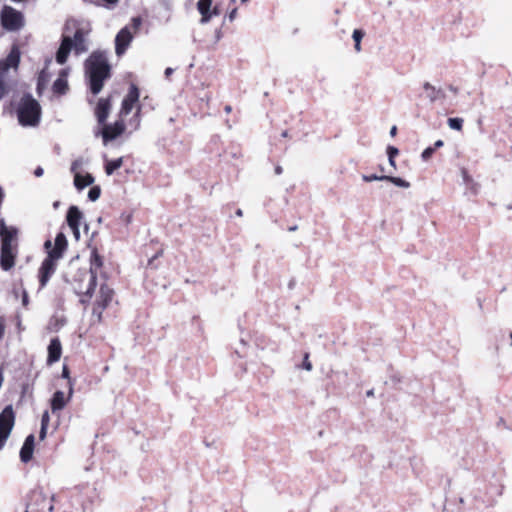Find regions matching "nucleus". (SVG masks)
<instances>
[{
    "label": "nucleus",
    "mask_w": 512,
    "mask_h": 512,
    "mask_svg": "<svg viewBox=\"0 0 512 512\" xmlns=\"http://www.w3.org/2000/svg\"><path fill=\"white\" fill-rule=\"evenodd\" d=\"M84 70L91 93L98 95L103 89L105 81L112 76V67L107 51L94 50L85 60Z\"/></svg>",
    "instance_id": "1"
},
{
    "label": "nucleus",
    "mask_w": 512,
    "mask_h": 512,
    "mask_svg": "<svg viewBox=\"0 0 512 512\" xmlns=\"http://www.w3.org/2000/svg\"><path fill=\"white\" fill-rule=\"evenodd\" d=\"M67 245L66 236L62 232L56 235L53 247L50 240L45 242L44 247L48 250L47 256L43 259L37 271L39 291L47 286L51 277L55 274L58 261L63 257Z\"/></svg>",
    "instance_id": "2"
},
{
    "label": "nucleus",
    "mask_w": 512,
    "mask_h": 512,
    "mask_svg": "<svg viewBox=\"0 0 512 512\" xmlns=\"http://www.w3.org/2000/svg\"><path fill=\"white\" fill-rule=\"evenodd\" d=\"M18 229L14 226H6L3 219L0 220V268L10 271L16 264L19 253Z\"/></svg>",
    "instance_id": "3"
},
{
    "label": "nucleus",
    "mask_w": 512,
    "mask_h": 512,
    "mask_svg": "<svg viewBox=\"0 0 512 512\" xmlns=\"http://www.w3.org/2000/svg\"><path fill=\"white\" fill-rule=\"evenodd\" d=\"M64 277L77 295L91 299L97 282L94 273L91 274L86 267H79L77 263L70 262Z\"/></svg>",
    "instance_id": "4"
},
{
    "label": "nucleus",
    "mask_w": 512,
    "mask_h": 512,
    "mask_svg": "<svg viewBox=\"0 0 512 512\" xmlns=\"http://www.w3.org/2000/svg\"><path fill=\"white\" fill-rule=\"evenodd\" d=\"M20 61V48L13 44L6 58L0 60V100L10 92L12 78L18 73Z\"/></svg>",
    "instance_id": "5"
},
{
    "label": "nucleus",
    "mask_w": 512,
    "mask_h": 512,
    "mask_svg": "<svg viewBox=\"0 0 512 512\" xmlns=\"http://www.w3.org/2000/svg\"><path fill=\"white\" fill-rule=\"evenodd\" d=\"M87 35L88 31L83 28H77L73 37L63 35L56 52V62L60 65L65 64L72 50L77 56L86 53L88 51Z\"/></svg>",
    "instance_id": "6"
},
{
    "label": "nucleus",
    "mask_w": 512,
    "mask_h": 512,
    "mask_svg": "<svg viewBox=\"0 0 512 512\" xmlns=\"http://www.w3.org/2000/svg\"><path fill=\"white\" fill-rule=\"evenodd\" d=\"M16 113L20 125L35 127L40 123L42 108L31 94L25 93L19 100Z\"/></svg>",
    "instance_id": "7"
},
{
    "label": "nucleus",
    "mask_w": 512,
    "mask_h": 512,
    "mask_svg": "<svg viewBox=\"0 0 512 512\" xmlns=\"http://www.w3.org/2000/svg\"><path fill=\"white\" fill-rule=\"evenodd\" d=\"M142 24L140 17H134L131 20V28L125 26L122 28L115 37V53L117 56H122L133 40V33H136Z\"/></svg>",
    "instance_id": "8"
},
{
    "label": "nucleus",
    "mask_w": 512,
    "mask_h": 512,
    "mask_svg": "<svg viewBox=\"0 0 512 512\" xmlns=\"http://www.w3.org/2000/svg\"><path fill=\"white\" fill-rule=\"evenodd\" d=\"M139 97H140L139 89H138L137 85L132 83L129 87L127 95L124 97V99L122 101L121 108L119 111V118L124 119V117H126L132 111V109L135 106H137V110L134 115V120L136 122L135 130H137L140 126L141 106L139 105Z\"/></svg>",
    "instance_id": "9"
},
{
    "label": "nucleus",
    "mask_w": 512,
    "mask_h": 512,
    "mask_svg": "<svg viewBox=\"0 0 512 512\" xmlns=\"http://www.w3.org/2000/svg\"><path fill=\"white\" fill-rule=\"evenodd\" d=\"M114 296V290L107 283L101 284L93 306V315L97 316L98 322L102 321L103 312L111 304Z\"/></svg>",
    "instance_id": "10"
},
{
    "label": "nucleus",
    "mask_w": 512,
    "mask_h": 512,
    "mask_svg": "<svg viewBox=\"0 0 512 512\" xmlns=\"http://www.w3.org/2000/svg\"><path fill=\"white\" fill-rule=\"evenodd\" d=\"M15 425V412L12 405H7L0 413V450L6 444Z\"/></svg>",
    "instance_id": "11"
},
{
    "label": "nucleus",
    "mask_w": 512,
    "mask_h": 512,
    "mask_svg": "<svg viewBox=\"0 0 512 512\" xmlns=\"http://www.w3.org/2000/svg\"><path fill=\"white\" fill-rule=\"evenodd\" d=\"M1 25L9 31H16L24 25L23 14L11 6H4L1 10Z\"/></svg>",
    "instance_id": "12"
},
{
    "label": "nucleus",
    "mask_w": 512,
    "mask_h": 512,
    "mask_svg": "<svg viewBox=\"0 0 512 512\" xmlns=\"http://www.w3.org/2000/svg\"><path fill=\"white\" fill-rule=\"evenodd\" d=\"M102 126L101 135L103 138V142L106 144L109 141H112L116 139L117 137L121 136L125 129V122L123 118H120L119 120L115 121L113 124H107L106 122L104 124H100Z\"/></svg>",
    "instance_id": "13"
},
{
    "label": "nucleus",
    "mask_w": 512,
    "mask_h": 512,
    "mask_svg": "<svg viewBox=\"0 0 512 512\" xmlns=\"http://www.w3.org/2000/svg\"><path fill=\"white\" fill-rule=\"evenodd\" d=\"M112 108V99L111 96L106 98H100L98 100L97 106L95 108V116L97 118L98 124H104L108 116L110 114Z\"/></svg>",
    "instance_id": "14"
},
{
    "label": "nucleus",
    "mask_w": 512,
    "mask_h": 512,
    "mask_svg": "<svg viewBox=\"0 0 512 512\" xmlns=\"http://www.w3.org/2000/svg\"><path fill=\"white\" fill-rule=\"evenodd\" d=\"M83 218L82 212L79 210L77 206H71L67 211V223L69 227L72 229L76 238L79 237V227L80 222Z\"/></svg>",
    "instance_id": "15"
},
{
    "label": "nucleus",
    "mask_w": 512,
    "mask_h": 512,
    "mask_svg": "<svg viewBox=\"0 0 512 512\" xmlns=\"http://www.w3.org/2000/svg\"><path fill=\"white\" fill-rule=\"evenodd\" d=\"M62 345L58 337L52 338L48 346L47 364L51 365L60 360Z\"/></svg>",
    "instance_id": "16"
},
{
    "label": "nucleus",
    "mask_w": 512,
    "mask_h": 512,
    "mask_svg": "<svg viewBox=\"0 0 512 512\" xmlns=\"http://www.w3.org/2000/svg\"><path fill=\"white\" fill-rule=\"evenodd\" d=\"M35 447V436L30 434L26 437L21 450H20V459L23 463H28L32 457Z\"/></svg>",
    "instance_id": "17"
},
{
    "label": "nucleus",
    "mask_w": 512,
    "mask_h": 512,
    "mask_svg": "<svg viewBox=\"0 0 512 512\" xmlns=\"http://www.w3.org/2000/svg\"><path fill=\"white\" fill-rule=\"evenodd\" d=\"M40 503H43V504L47 503L48 510L49 511L53 510V505L51 504V500L47 501L46 496L41 492H34L31 496L30 502L27 505L26 512H29V510H31L32 512L43 510L45 508V505H43L41 508H37V509L34 508V505H38Z\"/></svg>",
    "instance_id": "18"
},
{
    "label": "nucleus",
    "mask_w": 512,
    "mask_h": 512,
    "mask_svg": "<svg viewBox=\"0 0 512 512\" xmlns=\"http://www.w3.org/2000/svg\"><path fill=\"white\" fill-rule=\"evenodd\" d=\"M70 400L71 398H69V395L65 397L64 392L59 390L54 392L50 401L52 412L56 413L58 411H61L62 409H64V407Z\"/></svg>",
    "instance_id": "19"
},
{
    "label": "nucleus",
    "mask_w": 512,
    "mask_h": 512,
    "mask_svg": "<svg viewBox=\"0 0 512 512\" xmlns=\"http://www.w3.org/2000/svg\"><path fill=\"white\" fill-rule=\"evenodd\" d=\"M103 264V257L98 253V250L94 248L91 251L90 267L89 269H87L88 272L91 274L94 273L95 277L97 278L98 270H100L103 267Z\"/></svg>",
    "instance_id": "20"
},
{
    "label": "nucleus",
    "mask_w": 512,
    "mask_h": 512,
    "mask_svg": "<svg viewBox=\"0 0 512 512\" xmlns=\"http://www.w3.org/2000/svg\"><path fill=\"white\" fill-rule=\"evenodd\" d=\"M213 0H199L197 2V9L201 15V23H208L210 21V10Z\"/></svg>",
    "instance_id": "21"
},
{
    "label": "nucleus",
    "mask_w": 512,
    "mask_h": 512,
    "mask_svg": "<svg viewBox=\"0 0 512 512\" xmlns=\"http://www.w3.org/2000/svg\"><path fill=\"white\" fill-rule=\"evenodd\" d=\"M423 89L426 91V96L429 98L431 102H435L438 99L445 98V93L442 89H437L433 85H431L429 82H425L423 84Z\"/></svg>",
    "instance_id": "22"
},
{
    "label": "nucleus",
    "mask_w": 512,
    "mask_h": 512,
    "mask_svg": "<svg viewBox=\"0 0 512 512\" xmlns=\"http://www.w3.org/2000/svg\"><path fill=\"white\" fill-rule=\"evenodd\" d=\"M93 182L94 177L89 173H86L85 175L76 173L74 176V185L78 190H82L85 187L92 185Z\"/></svg>",
    "instance_id": "23"
},
{
    "label": "nucleus",
    "mask_w": 512,
    "mask_h": 512,
    "mask_svg": "<svg viewBox=\"0 0 512 512\" xmlns=\"http://www.w3.org/2000/svg\"><path fill=\"white\" fill-rule=\"evenodd\" d=\"M123 165V157L114 160H108L105 163V172L107 175H112L117 169Z\"/></svg>",
    "instance_id": "24"
},
{
    "label": "nucleus",
    "mask_w": 512,
    "mask_h": 512,
    "mask_svg": "<svg viewBox=\"0 0 512 512\" xmlns=\"http://www.w3.org/2000/svg\"><path fill=\"white\" fill-rule=\"evenodd\" d=\"M53 92L59 95H63L68 90V82L67 80L59 77L56 79L52 86Z\"/></svg>",
    "instance_id": "25"
},
{
    "label": "nucleus",
    "mask_w": 512,
    "mask_h": 512,
    "mask_svg": "<svg viewBox=\"0 0 512 512\" xmlns=\"http://www.w3.org/2000/svg\"><path fill=\"white\" fill-rule=\"evenodd\" d=\"M364 36H365V32L361 29H355L353 31L352 38L355 42L354 48H355L356 52L361 51V40L363 39Z\"/></svg>",
    "instance_id": "26"
},
{
    "label": "nucleus",
    "mask_w": 512,
    "mask_h": 512,
    "mask_svg": "<svg viewBox=\"0 0 512 512\" xmlns=\"http://www.w3.org/2000/svg\"><path fill=\"white\" fill-rule=\"evenodd\" d=\"M61 376L68 380L69 398H72L73 392H74V389H73L74 381L70 377V371H69V368L67 365L63 366Z\"/></svg>",
    "instance_id": "27"
},
{
    "label": "nucleus",
    "mask_w": 512,
    "mask_h": 512,
    "mask_svg": "<svg viewBox=\"0 0 512 512\" xmlns=\"http://www.w3.org/2000/svg\"><path fill=\"white\" fill-rule=\"evenodd\" d=\"M385 181H389L393 183L394 185L402 188H408L410 186L409 182L406 180L400 178V177H394V176H387L385 175Z\"/></svg>",
    "instance_id": "28"
},
{
    "label": "nucleus",
    "mask_w": 512,
    "mask_h": 512,
    "mask_svg": "<svg viewBox=\"0 0 512 512\" xmlns=\"http://www.w3.org/2000/svg\"><path fill=\"white\" fill-rule=\"evenodd\" d=\"M463 119L459 117L449 118L448 125L451 129L461 131L463 129Z\"/></svg>",
    "instance_id": "29"
},
{
    "label": "nucleus",
    "mask_w": 512,
    "mask_h": 512,
    "mask_svg": "<svg viewBox=\"0 0 512 512\" xmlns=\"http://www.w3.org/2000/svg\"><path fill=\"white\" fill-rule=\"evenodd\" d=\"M100 194H101L100 187L99 186H93V187L90 188V190L88 192V198L91 201H96L100 197Z\"/></svg>",
    "instance_id": "30"
},
{
    "label": "nucleus",
    "mask_w": 512,
    "mask_h": 512,
    "mask_svg": "<svg viewBox=\"0 0 512 512\" xmlns=\"http://www.w3.org/2000/svg\"><path fill=\"white\" fill-rule=\"evenodd\" d=\"M362 179L363 181L365 182H372V181H385V175H376V174H371V175H363L362 176Z\"/></svg>",
    "instance_id": "31"
},
{
    "label": "nucleus",
    "mask_w": 512,
    "mask_h": 512,
    "mask_svg": "<svg viewBox=\"0 0 512 512\" xmlns=\"http://www.w3.org/2000/svg\"><path fill=\"white\" fill-rule=\"evenodd\" d=\"M434 152H435V148H433V147H427V148H426V149H424V151L422 152L421 157H422V159H423L424 161H428V160L432 157V155H433V153H434Z\"/></svg>",
    "instance_id": "32"
},
{
    "label": "nucleus",
    "mask_w": 512,
    "mask_h": 512,
    "mask_svg": "<svg viewBox=\"0 0 512 512\" xmlns=\"http://www.w3.org/2000/svg\"><path fill=\"white\" fill-rule=\"evenodd\" d=\"M302 367L307 370V371H311L312 370V363L311 361L309 360V353H305L304 355V360H303V363H302Z\"/></svg>",
    "instance_id": "33"
},
{
    "label": "nucleus",
    "mask_w": 512,
    "mask_h": 512,
    "mask_svg": "<svg viewBox=\"0 0 512 512\" xmlns=\"http://www.w3.org/2000/svg\"><path fill=\"white\" fill-rule=\"evenodd\" d=\"M387 154L388 158H395L399 154V150L394 146H388Z\"/></svg>",
    "instance_id": "34"
},
{
    "label": "nucleus",
    "mask_w": 512,
    "mask_h": 512,
    "mask_svg": "<svg viewBox=\"0 0 512 512\" xmlns=\"http://www.w3.org/2000/svg\"><path fill=\"white\" fill-rule=\"evenodd\" d=\"M50 416L48 411H44L41 417V426L48 427Z\"/></svg>",
    "instance_id": "35"
},
{
    "label": "nucleus",
    "mask_w": 512,
    "mask_h": 512,
    "mask_svg": "<svg viewBox=\"0 0 512 512\" xmlns=\"http://www.w3.org/2000/svg\"><path fill=\"white\" fill-rule=\"evenodd\" d=\"M5 328H6L5 318H4V316L0 315V340L4 337Z\"/></svg>",
    "instance_id": "36"
},
{
    "label": "nucleus",
    "mask_w": 512,
    "mask_h": 512,
    "mask_svg": "<svg viewBox=\"0 0 512 512\" xmlns=\"http://www.w3.org/2000/svg\"><path fill=\"white\" fill-rule=\"evenodd\" d=\"M47 428H48V427L41 426V428H40V432H39V439H40V440H44V439L46 438V435H47Z\"/></svg>",
    "instance_id": "37"
},
{
    "label": "nucleus",
    "mask_w": 512,
    "mask_h": 512,
    "mask_svg": "<svg viewBox=\"0 0 512 512\" xmlns=\"http://www.w3.org/2000/svg\"><path fill=\"white\" fill-rule=\"evenodd\" d=\"M219 14H220V10H219L218 6H214L213 8L211 7L210 20L212 19L213 16H218Z\"/></svg>",
    "instance_id": "38"
},
{
    "label": "nucleus",
    "mask_w": 512,
    "mask_h": 512,
    "mask_svg": "<svg viewBox=\"0 0 512 512\" xmlns=\"http://www.w3.org/2000/svg\"><path fill=\"white\" fill-rule=\"evenodd\" d=\"M237 13H238L237 8H233V9L229 12V14H228V19H229L230 21H233V20L237 17Z\"/></svg>",
    "instance_id": "39"
},
{
    "label": "nucleus",
    "mask_w": 512,
    "mask_h": 512,
    "mask_svg": "<svg viewBox=\"0 0 512 512\" xmlns=\"http://www.w3.org/2000/svg\"><path fill=\"white\" fill-rule=\"evenodd\" d=\"M44 173V170L42 167L38 166L35 170H34V175L36 177H41Z\"/></svg>",
    "instance_id": "40"
},
{
    "label": "nucleus",
    "mask_w": 512,
    "mask_h": 512,
    "mask_svg": "<svg viewBox=\"0 0 512 512\" xmlns=\"http://www.w3.org/2000/svg\"><path fill=\"white\" fill-rule=\"evenodd\" d=\"M443 145H444V142H443L442 140H437V141L434 143V147H433V148H435V150H436L437 148H440V147H442Z\"/></svg>",
    "instance_id": "41"
},
{
    "label": "nucleus",
    "mask_w": 512,
    "mask_h": 512,
    "mask_svg": "<svg viewBox=\"0 0 512 512\" xmlns=\"http://www.w3.org/2000/svg\"><path fill=\"white\" fill-rule=\"evenodd\" d=\"M463 178L465 182L471 181V177L468 175L466 170H463Z\"/></svg>",
    "instance_id": "42"
},
{
    "label": "nucleus",
    "mask_w": 512,
    "mask_h": 512,
    "mask_svg": "<svg viewBox=\"0 0 512 512\" xmlns=\"http://www.w3.org/2000/svg\"><path fill=\"white\" fill-rule=\"evenodd\" d=\"M396 134H397V127L394 125V126H392V127H391V129H390V135H391L392 137H395V136H396Z\"/></svg>",
    "instance_id": "43"
},
{
    "label": "nucleus",
    "mask_w": 512,
    "mask_h": 512,
    "mask_svg": "<svg viewBox=\"0 0 512 512\" xmlns=\"http://www.w3.org/2000/svg\"><path fill=\"white\" fill-rule=\"evenodd\" d=\"M224 111H225V113H227V114L231 113V111H232V107H231V105H226V106L224 107Z\"/></svg>",
    "instance_id": "44"
},
{
    "label": "nucleus",
    "mask_w": 512,
    "mask_h": 512,
    "mask_svg": "<svg viewBox=\"0 0 512 512\" xmlns=\"http://www.w3.org/2000/svg\"><path fill=\"white\" fill-rule=\"evenodd\" d=\"M389 163L391 166H393L394 168L396 167V163H395V158H389Z\"/></svg>",
    "instance_id": "45"
},
{
    "label": "nucleus",
    "mask_w": 512,
    "mask_h": 512,
    "mask_svg": "<svg viewBox=\"0 0 512 512\" xmlns=\"http://www.w3.org/2000/svg\"><path fill=\"white\" fill-rule=\"evenodd\" d=\"M105 2L109 3V4H115L118 2V0H104Z\"/></svg>",
    "instance_id": "46"
},
{
    "label": "nucleus",
    "mask_w": 512,
    "mask_h": 512,
    "mask_svg": "<svg viewBox=\"0 0 512 512\" xmlns=\"http://www.w3.org/2000/svg\"><path fill=\"white\" fill-rule=\"evenodd\" d=\"M2 200H3V191H2V188L0 187V204L2 203Z\"/></svg>",
    "instance_id": "47"
},
{
    "label": "nucleus",
    "mask_w": 512,
    "mask_h": 512,
    "mask_svg": "<svg viewBox=\"0 0 512 512\" xmlns=\"http://www.w3.org/2000/svg\"><path fill=\"white\" fill-rule=\"evenodd\" d=\"M236 214H237L238 216H242V211H241V209H238V210L236 211Z\"/></svg>",
    "instance_id": "48"
},
{
    "label": "nucleus",
    "mask_w": 512,
    "mask_h": 512,
    "mask_svg": "<svg viewBox=\"0 0 512 512\" xmlns=\"http://www.w3.org/2000/svg\"><path fill=\"white\" fill-rule=\"evenodd\" d=\"M450 90L453 91L454 93H457V88H453L452 86L450 87Z\"/></svg>",
    "instance_id": "49"
},
{
    "label": "nucleus",
    "mask_w": 512,
    "mask_h": 512,
    "mask_svg": "<svg viewBox=\"0 0 512 512\" xmlns=\"http://www.w3.org/2000/svg\"><path fill=\"white\" fill-rule=\"evenodd\" d=\"M276 173H281V168L280 167L276 168Z\"/></svg>",
    "instance_id": "50"
},
{
    "label": "nucleus",
    "mask_w": 512,
    "mask_h": 512,
    "mask_svg": "<svg viewBox=\"0 0 512 512\" xmlns=\"http://www.w3.org/2000/svg\"><path fill=\"white\" fill-rule=\"evenodd\" d=\"M171 71H172L171 68H167L166 69V74L171 73Z\"/></svg>",
    "instance_id": "51"
},
{
    "label": "nucleus",
    "mask_w": 512,
    "mask_h": 512,
    "mask_svg": "<svg viewBox=\"0 0 512 512\" xmlns=\"http://www.w3.org/2000/svg\"><path fill=\"white\" fill-rule=\"evenodd\" d=\"M23 302H24V304L27 302V296L26 295L23 298Z\"/></svg>",
    "instance_id": "52"
},
{
    "label": "nucleus",
    "mask_w": 512,
    "mask_h": 512,
    "mask_svg": "<svg viewBox=\"0 0 512 512\" xmlns=\"http://www.w3.org/2000/svg\"><path fill=\"white\" fill-rule=\"evenodd\" d=\"M289 230L294 231V230H296V227H291Z\"/></svg>",
    "instance_id": "53"
},
{
    "label": "nucleus",
    "mask_w": 512,
    "mask_h": 512,
    "mask_svg": "<svg viewBox=\"0 0 512 512\" xmlns=\"http://www.w3.org/2000/svg\"><path fill=\"white\" fill-rule=\"evenodd\" d=\"M510 337H511V340H512V331H511Z\"/></svg>",
    "instance_id": "54"
}]
</instances>
